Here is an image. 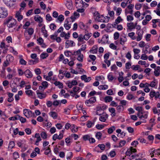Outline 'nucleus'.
I'll use <instances>...</instances> for the list:
<instances>
[{
	"instance_id": "nucleus-57",
	"label": "nucleus",
	"mask_w": 160,
	"mask_h": 160,
	"mask_svg": "<svg viewBox=\"0 0 160 160\" xmlns=\"http://www.w3.org/2000/svg\"><path fill=\"white\" fill-rule=\"evenodd\" d=\"M58 36V34L54 32V34L50 36L51 39L52 40H55L56 37Z\"/></svg>"
},
{
	"instance_id": "nucleus-51",
	"label": "nucleus",
	"mask_w": 160,
	"mask_h": 160,
	"mask_svg": "<svg viewBox=\"0 0 160 160\" xmlns=\"http://www.w3.org/2000/svg\"><path fill=\"white\" fill-rule=\"evenodd\" d=\"M48 56V54L46 53L43 52L40 55L41 58L42 59L46 58Z\"/></svg>"
},
{
	"instance_id": "nucleus-23",
	"label": "nucleus",
	"mask_w": 160,
	"mask_h": 160,
	"mask_svg": "<svg viewBox=\"0 0 160 160\" xmlns=\"http://www.w3.org/2000/svg\"><path fill=\"white\" fill-rule=\"evenodd\" d=\"M15 16L17 18V19L18 21H20L23 18V16L19 12L16 13Z\"/></svg>"
},
{
	"instance_id": "nucleus-9",
	"label": "nucleus",
	"mask_w": 160,
	"mask_h": 160,
	"mask_svg": "<svg viewBox=\"0 0 160 160\" xmlns=\"http://www.w3.org/2000/svg\"><path fill=\"white\" fill-rule=\"evenodd\" d=\"M108 117V115L106 113H104L101 115L99 118V120L101 122H105Z\"/></svg>"
},
{
	"instance_id": "nucleus-33",
	"label": "nucleus",
	"mask_w": 160,
	"mask_h": 160,
	"mask_svg": "<svg viewBox=\"0 0 160 160\" xmlns=\"http://www.w3.org/2000/svg\"><path fill=\"white\" fill-rule=\"evenodd\" d=\"M157 83L158 82L155 79H154L153 81L149 83V86L152 88H154L157 84Z\"/></svg>"
},
{
	"instance_id": "nucleus-15",
	"label": "nucleus",
	"mask_w": 160,
	"mask_h": 160,
	"mask_svg": "<svg viewBox=\"0 0 160 160\" xmlns=\"http://www.w3.org/2000/svg\"><path fill=\"white\" fill-rule=\"evenodd\" d=\"M33 32L34 30L33 28H29L27 30H26L25 31L24 35L25 36L26 34H25V33L27 32L28 33V34L30 36V37L28 39H29L31 37L30 36L33 34Z\"/></svg>"
},
{
	"instance_id": "nucleus-36",
	"label": "nucleus",
	"mask_w": 160,
	"mask_h": 160,
	"mask_svg": "<svg viewBox=\"0 0 160 160\" xmlns=\"http://www.w3.org/2000/svg\"><path fill=\"white\" fill-rule=\"evenodd\" d=\"M115 130V127L114 126H112L108 129V133L109 134H111Z\"/></svg>"
},
{
	"instance_id": "nucleus-2",
	"label": "nucleus",
	"mask_w": 160,
	"mask_h": 160,
	"mask_svg": "<svg viewBox=\"0 0 160 160\" xmlns=\"http://www.w3.org/2000/svg\"><path fill=\"white\" fill-rule=\"evenodd\" d=\"M16 22L17 21L16 20L13 18L12 17H10L6 19L4 23L7 24L8 28H10L15 26Z\"/></svg>"
},
{
	"instance_id": "nucleus-44",
	"label": "nucleus",
	"mask_w": 160,
	"mask_h": 160,
	"mask_svg": "<svg viewBox=\"0 0 160 160\" xmlns=\"http://www.w3.org/2000/svg\"><path fill=\"white\" fill-rule=\"evenodd\" d=\"M15 145L14 142L13 141L10 142L8 145V148L10 149H12L15 146Z\"/></svg>"
},
{
	"instance_id": "nucleus-62",
	"label": "nucleus",
	"mask_w": 160,
	"mask_h": 160,
	"mask_svg": "<svg viewBox=\"0 0 160 160\" xmlns=\"http://www.w3.org/2000/svg\"><path fill=\"white\" fill-rule=\"evenodd\" d=\"M38 43L39 44L41 45L42 44L43 42V40L42 39L41 37H40L37 40Z\"/></svg>"
},
{
	"instance_id": "nucleus-56",
	"label": "nucleus",
	"mask_w": 160,
	"mask_h": 160,
	"mask_svg": "<svg viewBox=\"0 0 160 160\" xmlns=\"http://www.w3.org/2000/svg\"><path fill=\"white\" fill-rule=\"evenodd\" d=\"M18 117L19 118L21 122L22 123H23L26 122V120L25 118H24L23 117H21L19 115H18Z\"/></svg>"
},
{
	"instance_id": "nucleus-5",
	"label": "nucleus",
	"mask_w": 160,
	"mask_h": 160,
	"mask_svg": "<svg viewBox=\"0 0 160 160\" xmlns=\"http://www.w3.org/2000/svg\"><path fill=\"white\" fill-rule=\"evenodd\" d=\"M16 0H3L5 4L8 7L10 8L14 5Z\"/></svg>"
},
{
	"instance_id": "nucleus-60",
	"label": "nucleus",
	"mask_w": 160,
	"mask_h": 160,
	"mask_svg": "<svg viewBox=\"0 0 160 160\" xmlns=\"http://www.w3.org/2000/svg\"><path fill=\"white\" fill-rule=\"evenodd\" d=\"M30 24V22L29 21L26 22L24 25L23 26V28L26 29L27 27L29 26Z\"/></svg>"
},
{
	"instance_id": "nucleus-37",
	"label": "nucleus",
	"mask_w": 160,
	"mask_h": 160,
	"mask_svg": "<svg viewBox=\"0 0 160 160\" xmlns=\"http://www.w3.org/2000/svg\"><path fill=\"white\" fill-rule=\"evenodd\" d=\"M102 135L101 132H99L96 133L95 137L97 138L98 140H99L101 139L102 137Z\"/></svg>"
},
{
	"instance_id": "nucleus-49",
	"label": "nucleus",
	"mask_w": 160,
	"mask_h": 160,
	"mask_svg": "<svg viewBox=\"0 0 160 160\" xmlns=\"http://www.w3.org/2000/svg\"><path fill=\"white\" fill-rule=\"evenodd\" d=\"M108 78L109 81H112L114 79V77L112 75L111 73H110L108 75Z\"/></svg>"
},
{
	"instance_id": "nucleus-31",
	"label": "nucleus",
	"mask_w": 160,
	"mask_h": 160,
	"mask_svg": "<svg viewBox=\"0 0 160 160\" xmlns=\"http://www.w3.org/2000/svg\"><path fill=\"white\" fill-rule=\"evenodd\" d=\"M38 59H35L34 60H30L29 61L28 63L29 65H33L38 63Z\"/></svg>"
},
{
	"instance_id": "nucleus-52",
	"label": "nucleus",
	"mask_w": 160,
	"mask_h": 160,
	"mask_svg": "<svg viewBox=\"0 0 160 160\" xmlns=\"http://www.w3.org/2000/svg\"><path fill=\"white\" fill-rule=\"evenodd\" d=\"M41 136L42 138L43 139H46L47 137L46 133L44 132H42L41 133Z\"/></svg>"
},
{
	"instance_id": "nucleus-55",
	"label": "nucleus",
	"mask_w": 160,
	"mask_h": 160,
	"mask_svg": "<svg viewBox=\"0 0 160 160\" xmlns=\"http://www.w3.org/2000/svg\"><path fill=\"white\" fill-rule=\"evenodd\" d=\"M82 5L83 7H87L88 6V4L85 2H83L82 0H78Z\"/></svg>"
},
{
	"instance_id": "nucleus-14",
	"label": "nucleus",
	"mask_w": 160,
	"mask_h": 160,
	"mask_svg": "<svg viewBox=\"0 0 160 160\" xmlns=\"http://www.w3.org/2000/svg\"><path fill=\"white\" fill-rule=\"evenodd\" d=\"M127 30H129L130 31H131L132 29L135 28L133 22L128 23H127Z\"/></svg>"
},
{
	"instance_id": "nucleus-54",
	"label": "nucleus",
	"mask_w": 160,
	"mask_h": 160,
	"mask_svg": "<svg viewBox=\"0 0 160 160\" xmlns=\"http://www.w3.org/2000/svg\"><path fill=\"white\" fill-rule=\"evenodd\" d=\"M119 33L117 32H115L114 34V40H117L119 37Z\"/></svg>"
},
{
	"instance_id": "nucleus-22",
	"label": "nucleus",
	"mask_w": 160,
	"mask_h": 160,
	"mask_svg": "<svg viewBox=\"0 0 160 160\" xmlns=\"http://www.w3.org/2000/svg\"><path fill=\"white\" fill-rule=\"evenodd\" d=\"M109 111L111 113V115L112 117H114L116 116L115 110L114 108H108Z\"/></svg>"
},
{
	"instance_id": "nucleus-32",
	"label": "nucleus",
	"mask_w": 160,
	"mask_h": 160,
	"mask_svg": "<svg viewBox=\"0 0 160 160\" xmlns=\"http://www.w3.org/2000/svg\"><path fill=\"white\" fill-rule=\"evenodd\" d=\"M71 128H72V132H75L78 131V128L77 127H76L75 125H71Z\"/></svg>"
},
{
	"instance_id": "nucleus-42",
	"label": "nucleus",
	"mask_w": 160,
	"mask_h": 160,
	"mask_svg": "<svg viewBox=\"0 0 160 160\" xmlns=\"http://www.w3.org/2000/svg\"><path fill=\"white\" fill-rule=\"evenodd\" d=\"M123 20V19L121 18V17L118 16L115 20V23H116V24H118Z\"/></svg>"
},
{
	"instance_id": "nucleus-64",
	"label": "nucleus",
	"mask_w": 160,
	"mask_h": 160,
	"mask_svg": "<svg viewBox=\"0 0 160 160\" xmlns=\"http://www.w3.org/2000/svg\"><path fill=\"white\" fill-rule=\"evenodd\" d=\"M109 47L111 48L114 50H116L117 48V46L114 45V44L112 43L109 45Z\"/></svg>"
},
{
	"instance_id": "nucleus-41",
	"label": "nucleus",
	"mask_w": 160,
	"mask_h": 160,
	"mask_svg": "<svg viewBox=\"0 0 160 160\" xmlns=\"http://www.w3.org/2000/svg\"><path fill=\"white\" fill-rule=\"evenodd\" d=\"M105 101L106 102H109L112 100V97L111 96H106L105 98Z\"/></svg>"
},
{
	"instance_id": "nucleus-63",
	"label": "nucleus",
	"mask_w": 160,
	"mask_h": 160,
	"mask_svg": "<svg viewBox=\"0 0 160 160\" xmlns=\"http://www.w3.org/2000/svg\"><path fill=\"white\" fill-rule=\"evenodd\" d=\"M127 19L128 21H131L133 20V18L132 16L128 15L127 16Z\"/></svg>"
},
{
	"instance_id": "nucleus-20",
	"label": "nucleus",
	"mask_w": 160,
	"mask_h": 160,
	"mask_svg": "<svg viewBox=\"0 0 160 160\" xmlns=\"http://www.w3.org/2000/svg\"><path fill=\"white\" fill-rule=\"evenodd\" d=\"M8 101L10 102H12L14 100V98L13 97V94L10 92H8Z\"/></svg>"
},
{
	"instance_id": "nucleus-25",
	"label": "nucleus",
	"mask_w": 160,
	"mask_h": 160,
	"mask_svg": "<svg viewBox=\"0 0 160 160\" xmlns=\"http://www.w3.org/2000/svg\"><path fill=\"white\" fill-rule=\"evenodd\" d=\"M49 115L54 119H56L57 118L58 115L57 113L55 112H51L49 113Z\"/></svg>"
},
{
	"instance_id": "nucleus-16",
	"label": "nucleus",
	"mask_w": 160,
	"mask_h": 160,
	"mask_svg": "<svg viewBox=\"0 0 160 160\" xmlns=\"http://www.w3.org/2000/svg\"><path fill=\"white\" fill-rule=\"evenodd\" d=\"M154 73V75L156 77L160 75V67L157 66L155 69Z\"/></svg>"
},
{
	"instance_id": "nucleus-59",
	"label": "nucleus",
	"mask_w": 160,
	"mask_h": 160,
	"mask_svg": "<svg viewBox=\"0 0 160 160\" xmlns=\"http://www.w3.org/2000/svg\"><path fill=\"white\" fill-rule=\"evenodd\" d=\"M40 5L41 8L44 10H45L46 8V5L42 2H41L40 3Z\"/></svg>"
},
{
	"instance_id": "nucleus-3",
	"label": "nucleus",
	"mask_w": 160,
	"mask_h": 160,
	"mask_svg": "<svg viewBox=\"0 0 160 160\" xmlns=\"http://www.w3.org/2000/svg\"><path fill=\"white\" fill-rule=\"evenodd\" d=\"M96 101L95 97H93L90 98L88 100H86L85 102V105L88 107H91L92 105L95 103Z\"/></svg>"
},
{
	"instance_id": "nucleus-45",
	"label": "nucleus",
	"mask_w": 160,
	"mask_h": 160,
	"mask_svg": "<svg viewBox=\"0 0 160 160\" xmlns=\"http://www.w3.org/2000/svg\"><path fill=\"white\" fill-rule=\"evenodd\" d=\"M140 67V66L138 65H133L131 67V68L133 70L136 71L139 69Z\"/></svg>"
},
{
	"instance_id": "nucleus-8",
	"label": "nucleus",
	"mask_w": 160,
	"mask_h": 160,
	"mask_svg": "<svg viewBox=\"0 0 160 160\" xmlns=\"http://www.w3.org/2000/svg\"><path fill=\"white\" fill-rule=\"evenodd\" d=\"M149 96L151 98H152L155 97V99L158 98H160V96L159 95H157V93L154 90L151 91L149 93Z\"/></svg>"
},
{
	"instance_id": "nucleus-61",
	"label": "nucleus",
	"mask_w": 160,
	"mask_h": 160,
	"mask_svg": "<svg viewBox=\"0 0 160 160\" xmlns=\"http://www.w3.org/2000/svg\"><path fill=\"white\" fill-rule=\"evenodd\" d=\"M42 85L43 87H44V89H45L48 86V82L46 81H43L42 83Z\"/></svg>"
},
{
	"instance_id": "nucleus-24",
	"label": "nucleus",
	"mask_w": 160,
	"mask_h": 160,
	"mask_svg": "<svg viewBox=\"0 0 160 160\" xmlns=\"http://www.w3.org/2000/svg\"><path fill=\"white\" fill-rule=\"evenodd\" d=\"M98 47L96 46H93L92 49L90 50V52L93 54L96 53L98 52Z\"/></svg>"
},
{
	"instance_id": "nucleus-21",
	"label": "nucleus",
	"mask_w": 160,
	"mask_h": 160,
	"mask_svg": "<svg viewBox=\"0 0 160 160\" xmlns=\"http://www.w3.org/2000/svg\"><path fill=\"white\" fill-rule=\"evenodd\" d=\"M66 45H68V46L73 47L75 46V44L74 43L73 41L72 40H67L65 42Z\"/></svg>"
},
{
	"instance_id": "nucleus-26",
	"label": "nucleus",
	"mask_w": 160,
	"mask_h": 160,
	"mask_svg": "<svg viewBox=\"0 0 160 160\" xmlns=\"http://www.w3.org/2000/svg\"><path fill=\"white\" fill-rule=\"evenodd\" d=\"M73 14L75 17L72 16L70 17V18L72 20V22L74 21L76 18H78L79 16V13L77 12H75Z\"/></svg>"
},
{
	"instance_id": "nucleus-10",
	"label": "nucleus",
	"mask_w": 160,
	"mask_h": 160,
	"mask_svg": "<svg viewBox=\"0 0 160 160\" xmlns=\"http://www.w3.org/2000/svg\"><path fill=\"white\" fill-rule=\"evenodd\" d=\"M127 41V39L125 36H122L120 37L119 39L120 43L123 45L125 42Z\"/></svg>"
},
{
	"instance_id": "nucleus-19",
	"label": "nucleus",
	"mask_w": 160,
	"mask_h": 160,
	"mask_svg": "<svg viewBox=\"0 0 160 160\" xmlns=\"http://www.w3.org/2000/svg\"><path fill=\"white\" fill-rule=\"evenodd\" d=\"M34 19L36 21L38 22L39 23H42L43 21L42 18L38 15L35 16Z\"/></svg>"
},
{
	"instance_id": "nucleus-13",
	"label": "nucleus",
	"mask_w": 160,
	"mask_h": 160,
	"mask_svg": "<svg viewBox=\"0 0 160 160\" xmlns=\"http://www.w3.org/2000/svg\"><path fill=\"white\" fill-rule=\"evenodd\" d=\"M37 93L38 95V97L40 99H43L45 98L47 96L46 93L38 92V91H37Z\"/></svg>"
},
{
	"instance_id": "nucleus-4",
	"label": "nucleus",
	"mask_w": 160,
	"mask_h": 160,
	"mask_svg": "<svg viewBox=\"0 0 160 160\" xmlns=\"http://www.w3.org/2000/svg\"><path fill=\"white\" fill-rule=\"evenodd\" d=\"M8 15V11L4 8H0V18H4L7 16Z\"/></svg>"
},
{
	"instance_id": "nucleus-7",
	"label": "nucleus",
	"mask_w": 160,
	"mask_h": 160,
	"mask_svg": "<svg viewBox=\"0 0 160 160\" xmlns=\"http://www.w3.org/2000/svg\"><path fill=\"white\" fill-rule=\"evenodd\" d=\"M23 114L27 118H29L31 117L32 112L30 110L25 109L23 110Z\"/></svg>"
},
{
	"instance_id": "nucleus-12",
	"label": "nucleus",
	"mask_w": 160,
	"mask_h": 160,
	"mask_svg": "<svg viewBox=\"0 0 160 160\" xmlns=\"http://www.w3.org/2000/svg\"><path fill=\"white\" fill-rule=\"evenodd\" d=\"M63 138V135L62 133H60L59 135L57 134H54L52 137V139L54 141H55L57 139L59 140Z\"/></svg>"
},
{
	"instance_id": "nucleus-35",
	"label": "nucleus",
	"mask_w": 160,
	"mask_h": 160,
	"mask_svg": "<svg viewBox=\"0 0 160 160\" xmlns=\"http://www.w3.org/2000/svg\"><path fill=\"white\" fill-rule=\"evenodd\" d=\"M95 121L92 122L91 121H88L87 122V126L88 128H91L94 124Z\"/></svg>"
},
{
	"instance_id": "nucleus-1",
	"label": "nucleus",
	"mask_w": 160,
	"mask_h": 160,
	"mask_svg": "<svg viewBox=\"0 0 160 160\" xmlns=\"http://www.w3.org/2000/svg\"><path fill=\"white\" fill-rule=\"evenodd\" d=\"M95 16H96V20L101 22H108L109 21L110 18L107 17L105 18L101 15H100L98 12H96L94 13Z\"/></svg>"
},
{
	"instance_id": "nucleus-50",
	"label": "nucleus",
	"mask_w": 160,
	"mask_h": 160,
	"mask_svg": "<svg viewBox=\"0 0 160 160\" xmlns=\"http://www.w3.org/2000/svg\"><path fill=\"white\" fill-rule=\"evenodd\" d=\"M64 17L62 15H60L58 18L57 20H59L61 22L64 20Z\"/></svg>"
},
{
	"instance_id": "nucleus-17",
	"label": "nucleus",
	"mask_w": 160,
	"mask_h": 160,
	"mask_svg": "<svg viewBox=\"0 0 160 160\" xmlns=\"http://www.w3.org/2000/svg\"><path fill=\"white\" fill-rule=\"evenodd\" d=\"M148 112L142 111L141 112V116L140 117V118H144L146 119L148 118Z\"/></svg>"
},
{
	"instance_id": "nucleus-48",
	"label": "nucleus",
	"mask_w": 160,
	"mask_h": 160,
	"mask_svg": "<svg viewBox=\"0 0 160 160\" xmlns=\"http://www.w3.org/2000/svg\"><path fill=\"white\" fill-rule=\"evenodd\" d=\"M13 158L16 159L19 157V154L18 152H15L13 153Z\"/></svg>"
},
{
	"instance_id": "nucleus-29",
	"label": "nucleus",
	"mask_w": 160,
	"mask_h": 160,
	"mask_svg": "<svg viewBox=\"0 0 160 160\" xmlns=\"http://www.w3.org/2000/svg\"><path fill=\"white\" fill-rule=\"evenodd\" d=\"M91 36V33H88L85 34V35L83 36V38L84 40H85L86 41H87L89 39Z\"/></svg>"
},
{
	"instance_id": "nucleus-43",
	"label": "nucleus",
	"mask_w": 160,
	"mask_h": 160,
	"mask_svg": "<svg viewBox=\"0 0 160 160\" xmlns=\"http://www.w3.org/2000/svg\"><path fill=\"white\" fill-rule=\"evenodd\" d=\"M98 89L100 90H106L108 89V86L107 85H100L99 86Z\"/></svg>"
},
{
	"instance_id": "nucleus-18",
	"label": "nucleus",
	"mask_w": 160,
	"mask_h": 160,
	"mask_svg": "<svg viewBox=\"0 0 160 160\" xmlns=\"http://www.w3.org/2000/svg\"><path fill=\"white\" fill-rule=\"evenodd\" d=\"M81 79L82 80H84L85 82H88L91 79L90 77L87 78V76L85 75L82 76Z\"/></svg>"
},
{
	"instance_id": "nucleus-40",
	"label": "nucleus",
	"mask_w": 160,
	"mask_h": 160,
	"mask_svg": "<svg viewBox=\"0 0 160 160\" xmlns=\"http://www.w3.org/2000/svg\"><path fill=\"white\" fill-rule=\"evenodd\" d=\"M33 91L31 90H27L25 91L26 94L29 97L33 96Z\"/></svg>"
},
{
	"instance_id": "nucleus-46",
	"label": "nucleus",
	"mask_w": 160,
	"mask_h": 160,
	"mask_svg": "<svg viewBox=\"0 0 160 160\" xmlns=\"http://www.w3.org/2000/svg\"><path fill=\"white\" fill-rule=\"evenodd\" d=\"M49 27L52 30L54 31L56 29L57 26L54 23H52L50 25Z\"/></svg>"
},
{
	"instance_id": "nucleus-53",
	"label": "nucleus",
	"mask_w": 160,
	"mask_h": 160,
	"mask_svg": "<svg viewBox=\"0 0 160 160\" xmlns=\"http://www.w3.org/2000/svg\"><path fill=\"white\" fill-rule=\"evenodd\" d=\"M83 54H80L79 55L77 58V60L80 62H82L83 61Z\"/></svg>"
},
{
	"instance_id": "nucleus-38",
	"label": "nucleus",
	"mask_w": 160,
	"mask_h": 160,
	"mask_svg": "<svg viewBox=\"0 0 160 160\" xmlns=\"http://www.w3.org/2000/svg\"><path fill=\"white\" fill-rule=\"evenodd\" d=\"M83 35L81 34L79 35V36L78 38V42H83L84 41V38H83Z\"/></svg>"
},
{
	"instance_id": "nucleus-39",
	"label": "nucleus",
	"mask_w": 160,
	"mask_h": 160,
	"mask_svg": "<svg viewBox=\"0 0 160 160\" xmlns=\"http://www.w3.org/2000/svg\"><path fill=\"white\" fill-rule=\"evenodd\" d=\"M106 108L105 107L103 106L102 107L101 106H98L96 108V110L100 111L102 110H103Z\"/></svg>"
},
{
	"instance_id": "nucleus-30",
	"label": "nucleus",
	"mask_w": 160,
	"mask_h": 160,
	"mask_svg": "<svg viewBox=\"0 0 160 160\" xmlns=\"http://www.w3.org/2000/svg\"><path fill=\"white\" fill-rule=\"evenodd\" d=\"M116 109L118 112H121L123 111L124 109V107L120 105H118L116 108Z\"/></svg>"
},
{
	"instance_id": "nucleus-27",
	"label": "nucleus",
	"mask_w": 160,
	"mask_h": 160,
	"mask_svg": "<svg viewBox=\"0 0 160 160\" xmlns=\"http://www.w3.org/2000/svg\"><path fill=\"white\" fill-rule=\"evenodd\" d=\"M135 33L132 32L128 33V37L131 38V39L132 40H134L136 39V37L135 36Z\"/></svg>"
},
{
	"instance_id": "nucleus-28",
	"label": "nucleus",
	"mask_w": 160,
	"mask_h": 160,
	"mask_svg": "<svg viewBox=\"0 0 160 160\" xmlns=\"http://www.w3.org/2000/svg\"><path fill=\"white\" fill-rule=\"evenodd\" d=\"M126 143V141L124 140H121L119 142V146H114V147L121 148L124 146Z\"/></svg>"
},
{
	"instance_id": "nucleus-11",
	"label": "nucleus",
	"mask_w": 160,
	"mask_h": 160,
	"mask_svg": "<svg viewBox=\"0 0 160 160\" xmlns=\"http://www.w3.org/2000/svg\"><path fill=\"white\" fill-rule=\"evenodd\" d=\"M24 74L28 78H31L32 76L31 72L28 69L26 70L24 72Z\"/></svg>"
},
{
	"instance_id": "nucleus-34",
	"label": "nucleus",
	"mask_w": 160,
	"mask_h": 160,
	"mask_svg": "<svg viewBox=\"0 0 160 160\" xmlns=\"http://www.w3.org/2000/svg\"><path fill=\"white\" fill-rule=\"evenodd\" d=\"M66 5L67 8L69 9H72V2H66Z\"/></svg>"
},
{
	"instance_id": "nucleus-58",
	"label": "nucleus",
	"mask_w": 160,
	"mask_h": 160,
	"mask_svg": "<svg viewBox=\"0 0 160 160\" xmlns=\"http://www.w3.org/2000/svg\"><path fill=\"white\" fill-rule=\"evenodd\" d=\"M122 9L120 8H118L116 10V14L117 16H119L122 12Z\"/></svg>"
},
{
	"instance_id": "nucleus-6",
	"label": "nucleus",
	"mask_w": 160,
	"mask_h": 160,
	"mask_svg": "<svg viewBox=\"0 0 160 160\" xmlns=\"http://www.w3.org/2000/svg\"><path fill=\"white\" fill-rule=\"evenodd\" d=\"M136 34L138 35L136 37V41L138 42L140 41L142 38L143 34V31L141 30L137 31L136 32Z\"/></svg>"
},
{
	"instance_id": "nucleus-47",
	"label": "nucleus",
	"mask_w": 160,
	"mask_h": 160,
	"mask_svg": "<svg viewBox=\"0 0 160 160\" xmlns=\"http://www.w3.org/2000/svg\"><path fill=\"white\" fill-rule=\"evenodd\" d=\"M102 40L104 42H108V35H104L102 37Z\"/></svg>"
}]
</instances>
